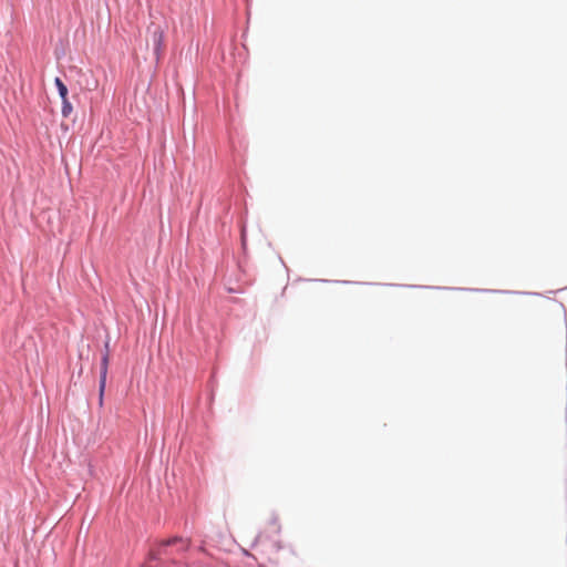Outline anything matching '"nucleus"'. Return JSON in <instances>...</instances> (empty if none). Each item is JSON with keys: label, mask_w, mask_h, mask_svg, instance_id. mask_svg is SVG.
I'll use <instances>...</instances> for the list:
<instances>
[{"label": "nucleus", "mask_w": 567, "mask_h": 567, "mask_svg": "<svg viewBox=\"0 0 567 567\" xmlns=\"http://www.w3.org/2000/svg\"><path fill=\"white\" fill-rule=\"evenodd\" d=\"M181 544L182 550H188L190 546L189 539H184L179 537H173L167 540L161 542L158 547L156 549H153L148 554L147 560L144 563L143 567H168L165 563L162 560L164 558H168L171 553L168 551V546L172 544Z\"/></svg>", "instance_id": "obj_1"}, {"label": "nucleus", "mask_w": 567, "mask_h": 567, "mask_svg": "<svg viewBox=\"0 0 567 567\" xmlns=\"http://www.w3.org/2000/svg\"><path fill=\"white\" fill-rule=\"evenodd\" d=\"M163 43H164V31L162 30V28L154 23L148 25V28H147V45L151 44L153 47V51H154L156 61H158L162 56Z\"/></svg>", "instance_id": "obj_2"}, {"label": "nucleus", "mask_w": 567, "mask_h": 567, "mask_svg": "<svg viewBox=\"0 0 567 567\" xmlns=\"http://www.w3.org/2000/svg\"><path fill=\"white\" fill-rule=\"evenodd\" d=\"M54 84H55V86L58 89V92H59V95H60V97L62 100V110H61L62 116L63 117H69L70 114L73 111V107H72V104L70 103V101L68 99V87L62 82V80L60 78H55Z\"/></svg>", "instance_id": "obj_3"}, {"label": "nucleus", "mask_w": 567, "mask_h": 567, "mask_svg": "<svg viewBox=\"0 0 567 567\" xmlns=\"http://www.w3.org/2000/svg\"><path fill=\"white\" fill-rule=\"evenodd\" d=\"M109 362H110V349H109V342H106L105 343V353L103 354L102 362H101V375H100V403L101 404L103 402V394H104L105 385H106Z\"/></svg>", "instance_id": "obj_4"}, {"label": "nucleus", "mask_w": 567, "mask_h": 567, "mask_svg": "<svg viewBox=\"0 0 567 567\" xmlns=\"http://www.w3.org/2000/svg\"><path fill=\"white\" fill-rule=\"evenodd\" d=\"M168 551L171 553L169 557L164 558L162 561L169 567L171 565L177 564L175 556H178L179 554L185 553L186 550H182L181 544L176 543L168 546Z\"/></svg>", "instance_id": "obj_5"}]
</instances>
